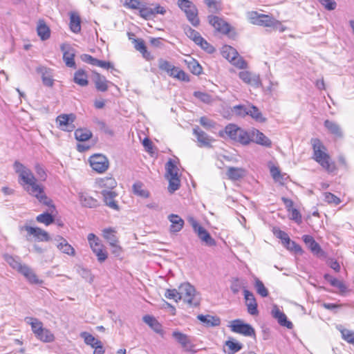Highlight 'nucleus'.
Masks as SVG:
<instances>
[{
    "label": "nucleus",
    "instance_id": "nucleus-14",
    "mask_svg": "<svg viewBox=\"0 0 354 354\" xmlns=\"http://www.w3.org/2000/svg\"><path fill=\"white\" fill-rule=\"evenodd\" d=\"M221 53L223 57L232 62L234 65L241 68H243L246 66V63L239 57L236 50L233 47L228 45L224 46L222 48Z\"/></svg>",
    "mask_w": 354,
    "mask_h": 354
},
{
    "label": "nucleus",
    "instance_id": "nucleus-34",
    "mask_svg": "<svg viewBox=\"0 0 354 354\" xmlns=\"http://www.w3.org/2000/svg\"><path fill=\"white\" fill-rule=\"evenodd\" d=\"M184 62L192 74L199 75L203 73L202 66L195 59L189 57L188 59H185Z\"/></svg>",
    "mask_w": 354,
    "mask_h": 354
},
{
    "label": "nucleus",
    "instance_id": "nucleus-46",
    "mask_svg": "<svg viewBox=\"0 0 354 354\" xmlns=\"http://www.w3.org/2000/svg\"><path fill=\"white\" fill-rule=\"evenodd\" d=\"M238 137L236 142H238L243 145H248L252 140L251 133L240 128L238 131Z\"/></svg>",
    "mask_w": 354,
    "mask_h": 354
},
{
    "label": "nucleus",
    "instance_id": "nucleus-45",
    "mask_svg": "<svg viewBox=\"0 0 354 354\" xmlns=\"http://www.w3.org/2000/svg\"><path fill=\"white\" fill-rule=\"evenodd\" d=\"M133 194L141 198H148L149 196V192L148 190L145 189L144 185L141 182H136L133 185Z\"/></svg>",
    "mask_w": 354,
    "mask_h": 354
},
{
    "label": "nucleus",
    "instance_id": "nucleus-12",
    "mask_svg": "<svg viewBox=\"0 0 354 354\" xmlns=\"http://www.w3.org/2000/svg\"><path fill=\"white\" fill-rule=\"evenodd\" d=\"M228 326L233 333L241 334L245 337H255L254 328L250 324L244 323L240 319L231 321Z\"/></svg>",
    "mask_w": 354,
    "mask_h": 354
},
{
    "label": "nucleus",
    "instance_id": "nucleus-38",
    "mask_svg": "<svg viewBox=\"0 0 354 354\" xmlns=\"http://www.w3.org/2000/svg\"><path fill=\"white\" fill-rule=\"evenodd\" d=\"M239 78L245 84L249 85H257L259 83V78L251 73L243 71L239 74Z\"/></svg>",
    "mask_w": 354,
    "mask_h": 354
},
{
    "label": "nucleus",
    "instance_id": "nucleus-2",
    "mask_svg": "<svg viewBox=\"0 0 354 354\" xmlns=\"http://www.w3.org/2000/svg\"><path fill=\"white\" fill-rule=\"evenodd\" d=\"M310 144L313 149L312 158L328 173H333L337 166L328 153L327 148L319 138H312Z\"/></svg>",
    "mask_w": 354,
    "mask_h": 354
},
{
    "label": "nucleus",
    "instance_id": "nucleus-13",
    "mask_svg": "<svg viewBox=\"0 0 354 354\" xmlns=\"http://www.w3.org/2000/svg\"><path fill=\"white\" fill-rule=\"evenodd\" d=\"M91 167L98 174L104 173L109 167V161L102 153H94L88 158Z\"/></svg>",
    "mask_w": 354,
    "mask_h": 354
},
{
    "label": "nucleus",
    "instance_id": "nucleus-24",
    "mask_svg": "<svg viewBox=\"0 0 354 354\" xmlns=\"http://www.w3.org/2000/svg\"><path fill=\"white\" fill-rule=\"evenodd\" d=\"M37 72L41 76L43 84L49 87H52L54 84L53 79L52 70L45 66H39L37 68Z\"/></svg>",
    "mask_w": 354,
    "mask_h": 354
},
{
    "label": "nucleus",
    "instance_id": "nucleus-53",
    "mask_svg": "<svg viewBox=\"0 0 354 354\" xmlns=\"http://www.w3.org/2000/svg\"><path fill=\"white\" fill-rule=\"evenodd\" d=\"M272 231L274 235L281 241L283 245L289 243L290 237L286 232L282 231L277 227H274Z\"/></svg>",
    "mask_w": 354,
    "mask_h": 354
},
{
    "label": "nucleus",
    "instance_id": "nucleus-62",
    "mask_svg": "<svg viewBox=\"0 0 354 354\" xmlns=\"http://www.w3.org/2000/svg\"><path fill=\"white\" fill-rule=\"evenodd\" d=\"M195 44L198 45L201 48L209 53H212L215 51L213 46L209 44L203 37H201L200 40H198V42H196Z\"/></svg>",
    "mask_w": 354,
    "mask_h": 354
},
{
    "label": "nucleus",
    "instance_id": "nucleus-51",
    "mask_svg": "<svg viewBox=\"0 0 354 354\" xmlns=\"http://www.w3.org/2000/svg\"><path fill=\"white\" fill-rule=\"evenodd\" d=\"M4 258L6 261L10 265V266L12 267L13 269L16 270L18 272L24 265L22 264L18 259L11 255L6 254L4 256Z\"/></svg>",
    "mask_w": 354,
    "mask_h": 354
},
{
    "label": "nucleus",
    "instance_id": "nucleus-5",
    "mask_svg": "<svg viewBox=\"0 0 354 354\" xmlns=\"http://www.w3.org/2000/svg\"><path fill=\"white\" fill-rule=\"evenodd\" d=\"M207 20L216 32L230 37L235 36L234 28L223 18L211 15L207 17Z\"/></svg>",
    "mask_w": 354,
    "mask_h": 354
},
{
    "label": "nucleus",
    "instance_id": "nucleus-43",
    "mask_svg": "<svg viewBox=\"0 0 354 354\" xmlns=\"http://www.w3.org/2000/svg\"><path fill=\"white\" fill-rule=\"evenodd\" d=\"M324 127L334 136L337 137H341L342 136L341 128L336 122L326 120L324 121Z\"/></svg>",
    "mask_w": 354,
    "mask_h": 354
},
{
    "label": "nucleus",
    "instance_id": "nucleus-20",
    "mask_svg": "<svg viewBox=\"0 0 354 354\" xmlns=\"http://www.w3.org/2000/svg\"><path fill=\"white\" fill-rule=\"evenodd\" d=\"M172 336L188 352H195L194 345L191 342L189 337L179 331H174Z\"/></svg>",
    "mask_w": 354,
    "mask_h": 354
},
{
    "label": "nucleus",
    "instance_id": "nucleus-22",
    "mask_svg": "<svg viewBox=\"0 0 354 354\" xmlns=\"http://www.w3.org/2000/svg\"><path fill=\"white\" fill-rule=\"evenodd\" d=\"M19 273L21 274L26 280L31 284H41L43 280L39 279L34 270L28 266L24 264L19 270Z\"/></svg>",
    "mask_w": 354,
    "mask_h": 354
},
{
    "label": "nucleus",
    "instance_id": "nucleus-6",
    "mask_svg": "<svg viewBox=\"0 0 354 354\" xmlns=\"http://www.w3.org/2000/svg\"><path fill=\"white\" fill-rule=\"evenodd\" d=\"M20 232H26V239L27 241H35L37 242H48L50 236L48 232L39 227H32L24 225L19 227Z\"/></svg>",
    "mask_w": 354,
    "mask_h": 354
},
{
    "label": "nucleus",
    "instance_id": "nucleus-23",
    "mask_svg": "<svg viewBox=\"0 0 354 354\" xmlns=\"http://www.w3.org/2000/svg\"><path fill=\"white\" fill-rule=\"evenodd\" d=\"M239 129L240 127L234 124H229L223 130L218 132V136L223 138L227 136L229 138L236 142L239 135L238 131H239Z\"/></svg>",
    "mask_w": 354,
    "mask_h": 354
},
{
    "label": "nucleus",
    "instance_id": "nucleus-19",
    "mask_svg": "<svg viewBox=\"0 0 354 354\" xmlns=\"http://www.w3.org/2000/svg\"><path fill=\"white\" fill-rule=\"evenodd\" d=\"M302 240L314 254L318 257H326V252L322 250L319 244L315 241L312 236L304 235Z\"/></svg>",
    "mask_w": 354,
    "mask_h": 354
},
{
    "label": "nucleus",
    "instance_id": "nucleus-48",
    "mask_svg": "<svg viewBox=\"0 0 354 354\" xmlns=\"http://www.w3.org/2000/svg\"><path fill=\"white\" fill-rule=\"evenodd\" d=\"M138 11L140 17L145 20H148L153 17V8L142 2Z\"/></svg>",
    "mask_w": 354,
    "mask_h": 354
},
{
    "label": "nucleus",
    "instance_id": "nucleus-1",
    "mask_svg": "<svg viewBox=\"0 0 354 354\" xmlns=\"http://www.w3.org/2000/svg\"><path fill=\"white\" fill-rule=\"evenodd\" d=\"M13 167L18 175V182L30 196L35 198L39 203L55 210V207L53 201L47 196L44 186L38 183L32 171L18 160L14 162Z\"/></svg>",
    "mask_w": 354,
    "mask_h": 354
},
{
    "label": "nucleus",
    "instance_id": "nucleus-3",
    "mask_svg": "<svg viewBox=\"0 0 354 354\" xmlns=\"http://www.w3.org/2000/svg\"><path fill=\"white\" fill-rule=\"evenodd\" d=\"M247 16L249 21L253 25L272 28L280 32H283L286 30L281 22L272 15L260 14L257 11H250L248 12Z\"/></svg>",
    "mask_w": 354,
    "mask_h": 354
},
{
    "label": "nucleus",
    "instance_id": "nucleus-56",
    "mask_svg": "<svg viewBox=\"0 0 354 354\" xmlns=\"http://www.w3.org/2000/svg\"><path fill=\"white\" fill-rule=\"evenodd\" d=\"M80 336L84 339V343L91 347H93L97 344L100 340L96 339L91 334L87 332H82L80 333Z\"/></svg>",
    "mask_w": 354,
    "mask_h": 354
},
{
    "label": "nucleus",
    "instance_id": "nucleus-33",
    "mask_svg": "<svg viewBox=\"0 0 354 354\" xmlns=\"http://www.w3.org/2000/svg\"><path fill=\"white\" fill-rule=\"evenodd\" d=\"M272 315L278 320L280 325L286 326L288 328H292V323L287 319L286 315L281 312L277 306L272 310Z\"/></svg>",
    "mask_w": 354,
    "mask_h": 354
},
{
    "label": "nucleus",
    "instance_id": "nucleus-61",
    "mask_svg": "<svg viewBox=\"0 0 354 354\" xmlns=\"http://www.w3.org/2000/svg\"><path fill=\"white\" fill-rule=\"evenodd\" d=\"M289 213L290 219L294 221L297 224H301L302 223V216L299 211L296 208H292L288 211Z\"/></svg>",
    "mask_w": 354,
    "mask_h": 354
},
{
    "label": "nucleus",
    "instance_id": "nucleus-54",
    "mask_svg": "<svg viewBox=\"0 0 354 354\" xmlns=\"http://www.w3.org/2000/svg\"><path fill=\"white\" fill-rule=\"evenodd\" d=\"M193 95L196 98L205 104H211L214 101L213 97L207 93L195 91Z\"/></svg>",
    "mask_w": 354,
    "mask_h": 354
},
{
    "label": "nucleus",
    "instance_id": "nucleus-9",
    "mask_svg": "<svg viewBox=\"0 0 354 354\" xmlns=\"http://www.w3.org/2000/svg\"><path fill=\"white\" fill-rule=\"evenodd\" d=\"M179 8L183 11L189 21L195 27L200 24V19L198 17V10L192 1L189 0H178Z\"/></svg>",
    "mask_w": 354,
    "mask_h": 354
},
{
    "label": "nucleus",
    "instance_id": "nucleus-39",
    "mask_svg": "<svg viewBox=\"0 0 354 354\" xmlns=\"http://www.w3.org/2000/svg\"><path fill=\"white\" fill-rule=\"evenodd\" d=\"M104 198V201L107 206L113 209L118 210L119 209L117 201L115 200V198L117 196V193L114 191L105 192L102 194Z\"/></svg>",
    "mask_w": 354,
    "mask_h": 354
},
{
    "label": "nucleus",
    "instance_id": "nucleus-16",
    "mask_svg": "<svg viewBox=\"0 0 354 354\" xmlns=\"http://www.w3.org/2000/svg\"><path fill=\"white\" fill-rule=\"evenodd\" d=\"M192 227L202 241L205 242L207 245L209 246L216 245L215 240L211 236L209 233L198 223L194 221L192 223Z\"/></svg>",
    "mask_w": 354,
    "mask_h": 354
},
{
    "label": "nucleus",
    "instance_id": "nucleus-17",
    "mask_svg": "<svg viewBox=\"0 0 354 354\" xmlns=\"http://www.w3.org/2000/svg\"><path fill=\"white\" fill-rule=\"evenodd\" d=\"M97 187L100 189L101 194L112 192L117 186V182L113 177L106 176L100 178L96 180Z\"/></svg>",
    "mask_w": 354,
    "mask_h": 354
},
{
    "label": "nucleus",
    "instance_id": "nucleus-32",
    "mask_svg": "<svg viewBox=\"0 0 354 354\" xmlns=\"http://www.w3.org/2000/svg\"><path fill=\"white\" fill-rule=\"evenodd\" d=\"M102 236L109 243L110 246L119 243V239L117 236V231L113 227L104 229L102 230Z\"/></svg>",
    "mask_w": 354,
    "mask_h": 354
},
{
    "label": "nucleus",
    "instance_id": "nucleus-25",
    "mask_svg": "<svg viewBox=\"0 0 354 354\" xmlns=\"http://www.w3.org/2000/svg\"><path fill=\"white\" fill-rule=\"evenodd\" d=\"M252 135V141L255 142L258 145H261L265 147H270L272 145V142L270 140L266 137L262 132L259 131L258 129H253L251 131Z\"/></svg>",
    "mask_w": 354,
    "mask_h": 354
},
{
    "label": "nucleus",
    "instance_id": "nucleus-63",
    "mask_svg": "<svg viewBox=\"0 0 354 354\" xmlns=\"http://www.w3.org/2000/svg\"><path fill=\"white\" fill-rule=\"evenodd\" d=\"M340 332L346 342L354 345V331L344 328Z\"/></svg>",
    "mask_w": 354,
    "mask_h": 354
},
{
    "label": "nucleus",
    "instance_id": "nucleus-64",
    "mask_svg": "<svg viewBox=\"0 0 354 354\" xmlns=\"http://www.w3.org/2000/svg\"><path fill=\"white\" fill-rule=\"evenodd\" d=\"M35 172L41 181H46L48 177L46 169L39 163L35 165Z\"/></svg>",
    "mask_w": 354,
    "mask_h": 354
},
{
    "label": "nucleus",
    "instance_id": "nucleus-27",
    "mask_svg": "<svg viewBox=\"0 0 354 354\" xmlns=\"http://www.w3.org/2000/svg\"><path fill=\"white\" fill-rule=\"evenodd\" d=\"M58 242L57 247L63 253L66 254L69 256H75V249L71 246V244L62 236H59L57 239Z\"/></svg>",
    "mask_w": 354,
    "mask_h": 354
},
{
    "label": "nucleus",
    "instance_id": "nucleus-49",
    "mask_svg": "<svg viewBox=\"0 0 354 354\" xmlns=\"http://www.w3.org/2000/svg\"><path fill=\"white\" fill-rule=\"evenodd\" d=\"M164 295L167 299L174 300L175 302H178L180 300H181L180 290L179 288L178 289H166Z\"/></svg>",
    "mask_w": 354,
    "mask_h": 354
},
{
    "label": "nucleus",
    "instance_id": "nucleus-10",
    "mask_svg": "<svg viewBox=\"0 0 354 354\" xmlns=\"http://www.w3.org/2000/svg\"><path fill=\"white\" fill-rule=\"evenodd\" d=\"M90 248L96 255L97 261L102 263L108 258V252L101 240L93 233H90L87 236Z\"/></svg>",
    "mask_w": 354,
    "mask_h": 354
},
{
    "label": "nucleus",
    "instance_id": "nucleus-21",
    "mask_svg": "<svg viewBox=\"0 0 354 354\" xmlns=\"http://www.w3.org/2000/svg\"><path fill=\"white\" fill-rule=\"evenodd\" d=\"M243 294L248 313L252 315H257L259 310L257 309V302L254 295L252 292L246 289L243 290Z\"/></svg>",
    "mask_w": 354,
    "mask_h": 354
},
{
    "label": "nucleus",
    "instance_id": "nucleus-52",
    "mask_svg": "<svg viewBox=\"0 0 354 354\" xmlns=\"http://www.w3.org/2000/svg\"><path fill=\"white\" fill-rule=\"evenodd\" d=\"M36 221L39 223H43L45 225L48 226L52 224L55 219L52 214L45 212L41 214H39L36 216Z\"/></svg>",
    "mask_w": 354,
    "mask_h": 354
},
{
    "label": "nucleus",
    "instance_id": "nucleus-59",
    "mask_svg": "<svg viewBox=\"0 0 354 354\" xmlns=\"http://www.w3.org/2000/svg\"><path fill=\"white\" fill-rule=\"evenodd\" d=\"M185 35L194 43L198 42V41L200 40L201 37H202L198 32L190 27L185 28Z\"/></svg>",
    "mask_w": 354,
    "mask_h": 354
},
{
    "label": "nucleus",
    "instance_id": "nucleus-28",
    "mask_svg": "<svg viewBox=\"0 0 354 354\" xmlns=\"http://www.w3.org/2000/svg\"><path fill=\"white\" fill-rule=\"evenodd\" d=\"M245 169L241 167H230L226 171L227 178L233 181L243 178L245 176Z\"/></svg>",
    "mask_w": 354,
    "mask_h": 354
},
{
    "label": "nucleus",
    "instance_id": "nucleus-58",
    "mask_svg": "<svg viewBox=\"0 0 354 354\" xmlns=\"http://www.w3.org/2000/svg\"><path fill=\"white\" fill-rule=\"evenodd\" d=\"M124 7L130 10H139L142 1L140 0H121Z\"/></svg>",
    "mask_w": 354,
    "mask_h": 354
},
{
    "label": "nucleus",
    "instance_id": "nucleus-42",
    "mask_svg": "<svg viewBox=\"0 0 354 354\" xmlns=\"http://www.w3.org/2000/svg\"><path fill=\"white\" fill-rule=\"evenodd\" d=\"M75 138L80 142H85L91 138L93 133L86 128H79L75 131Z\"/></svg>",
    "mask_w": 354,
    "mask_h": 354
},
{
    "label": "nucleus",
    "instance_id": "nucleus-4",
    "mask_svg": "<svg viewBox=\"0 0 354 354\" xmlns=\"http://www.w3.org/2000/svg\"><path fill=\"white\" fill-rule=\"evenodd\" d=\"M26 322L30 325L32 333L39 340L43 342H52L55 340L54 334L44 327L43 323L35 317H26Z\"/></svg>",
    "mask_w": 354,
    "mask_h": 354
},
{
    "label": "nucleus",
    "instance_id": "nucleus-35",
    "mask_svg": "<svg viewBox=\"0 0 354 354\" xmlns=\"http://www.w3.org/2000/svg\"><path fill=\"white\" fill-rule=\"evenodd\" d=\"M94 83L95 88L97 91L101 92H105L108 90L109 81L106 80V77L99 73H94Z\"/></svg>",
    "mask_w": 354,
    "mask_h": 354
},
{
    "label": "nucleus",
    "instance_id": "nucleus-37",
    "mask_svg": "<svg viewBox=\"0 0 354 354\" xmlns=\"http://www.w3.org/2000/svg\"><path fill=\"white\" fill-rule=\"evenodd\" d=\"M37 35L43 41L50 37V30L44 20H39L37 27Z\"/></svg>",
    "mask_w": 354,
    "mask_h": 354
},
{
    "label": "nucleus",
    "instance_id": "nucleus-7",
    "mask_svg": "<svg viewBox=\"0 0 354 354\" xmlns=\"http://www.w3.org/2000/svg\"><path fill=\"white\" fill-rule=\"evenodd\" d=\"M166 176L169 181L168 191L174 193L180 187V179L178 175V168L171 160L166 164Z\"/></svg>",
    "mask_w": 354,
    "mask_h": 354
},
{
    "label": "nucleus",
    "instance_id": "nucleus-15",
    "mask_svg": "<svg viewBox=\"0 0 354 354\" xmlns=\"http://www.w3.org/2000/svg\"><path fill=\"white\" fill-rule=\"evenodd\" d=\"M75 115L73 113L60 114L56 118L58 128L66 131H72L75 129L73 122Z\"/></svg>",
    "mask_w": 354,
    "mask_h": 354
},
{
    "label": "nucleus",
    "instance_id": "nucleus-18",
    "mask_svg": "<svg viewBox=\"0 0 354 354\" xmlns=\"http://www.w3.org/2000/svg\"><path fill=\"white\" fill-rule=\"evenodd\" d=\"M61 50L63 52V59L68 67L75 68V50L67 44L61 45Z\"/></svg>",
    "mask_w": 354,
    "mask_h": 354
},
{
    "label": "nucleus",
    "instance_id": "nucleus-41",
    "mask_svg": "<svg viewBox=\"0 0 354 354\" xmlns=\"http://www.w3.org/2000/svg\"><path fill=\"white\" fill-rule=\"evenodd\" d=\"M198 319L204 323L206 326H217L221 324L219 317L216 316L199 315Z\"/></svg>",
    "mask_w": 354,
    "mask_h": 354
},
{
    "label": "nucleus",
    "instance_id": "nucleus-8",
    "mask_svg": "<svg viewBox=\"0 0 354 354\" xmlns=\"http://www.w3.org/2000/svg\"><path fill=\"white\" fill-rule=\"evenodd\" d=\"M158 67L160 70L165 71L170 77L180 81L189 82V75L182 69L174 66L168 61L163 59L158 60Z\"/></svg>",
    "mask_w": 354,
    "mask_h": 354
},
{
    "label": "nucleus",
    "instance_id": "nucleus-47",
    "mask_svg": "<svg viewBox=\"0 0 354 354\" xmlns=\"http://www.w3.org/2000/svg\"><path fill=\"white\" fill-rule=\"evenodd\" d=\"M209 10L212 12L218 13L222 10L221 0H204Z\"/></svg>",
    "mask_w": 354,
    "mask_h": 354
},
{
    "label": "nucleus",
    "instance_id": "nucleus-11",
    "mask_svg": "<svg viewBox=\"0 0 354 354\" xmlns=\"http://www.w3.org/2000/svg\"><path fill=\"white\" fill-rule=\"evenodd\" d=\"M181 299L189 306H197L200 304V299L197 297L196 291L194 286L189 283H184L179 286Z\"/></svg>",
    "mask_w": 354,
    "mask_h": 354
},
{
    "label": "nucleus",
    "instance_id": "nucleus-36",
    "mask_svg": "<svg viewBox=\"0 0 354 354\" xmlns=\"http://www.w3.org/2000/svg\"><path fill=\"white\" fill-rule=\"evenodd\" d=\"M69 27L74 33H79L81 31V19L77 12H72L70 13Z\"/></svg>",
    "mask_w": 354,
    "mask_h": 354
},
{
    "label": "nucleus",
    "instance_id": "nucleus-40",
    "mask_svg": "<svg viewBox=\"0 0 354 354\" xmlns=\"http://www.w3.org/2000/svg\"><path fill=\"white\" fill-rule=\"evenodd\" d=\"M73 81L80 86H86L88 84V75L83 69H79L74 74Z\"/></svg>",
    "mask_w": 354,
    "mask_h": 354
},
{
    "label": "nucleus",
    "instance_id": "nucleus-31",
    "mask_svg": "<svg viewBox=\"0 0 354 354\" xmlns=\"http://www.w3.org/2000/svg\"><path fill=\"white\" fill-rule=\"evenodd\" d=\"M243 348L242 344L233 338H230L225 343L224 351L227 354H234Z\"/></svg>",
    "mask_w": 354,
    "mask_h": 354
},
{
    "label": "nucleus",
    "instance_id": "nucleus-57",
    "mask_svg": "<svg viewBox=\"0 0 354 354\" xmlns=\"http://www.w3.org/2000/svg\"><path fill=\"white\" fill-rule=\"evenodd\" d=\"M270 174L274 181L281 184L284 183V175L281 173L280 169L277 167H272L270 168Z\"/></svg>",
    "mask_w": 354,
    "mask_h": 354
},
{
    "label": "nucleus",
    "instance_id": "nucleus-29",
    "mask_svg": "<svg viewBox=\"0 0 354 354\" xmlns=\"http://www.w3.org/2000/svg\"><path fill=\"white\" fill-rule=\"evenodd\" d=\"M168 218L171 222L170 232H178L182 230L185 222L178 215L172 214L169 216Z\"/></svg>",
    "mask_w": 354,
    "mask_h": 354
},
{
    "label": "nucleus",
    "instance_id": "nucleus-30",
    "mask_svg": "<svg viewBox=\"0 0 354 354\" xmlns=\"http://www.w3.org/2000/svg\"><path fill=\"white\" fill-rule=\"evenodd\" d=\"M135 48L139 51L142 57L147 60H151L153 59V55L147 50L145 41L142 39H135L133 41Z\"/></svg>",
    "mask_w": 354,
    "mask_h": 354
},
{
    "label": "nucleus",
    "instance_id": "nucleus-55",
    "mask_svg": "<svg viewBox=\"0 0 354 354\" xmlns=\"http://www.w3.org/2000/svg\"><path fill=\"white\" fill-rule=\"evenodd\" d=\"M254 287L257 292L262 297H266L268 295V289L265 287L263 283L258 278H256L254 280Z\"/></svg>",
    "mask_w": 354,
    "mask_h": 354
},
{
    "label": "nucleus",
    "instance_id": "nucleus-44",
    "mask_svg": "<svg viewBox=\"0 0 354 354\" xmlns=\"http://www.w3.org/2000/svg\"><path fill=\"white\" fill-rule=\"evenodd\" d=\"M248 115H250L257 122H264L266 120V118L263 116V114L260 110L256 106L252 104L249 105Z\"/></svg>",
    "mask_w": 354,
    "mask_h": 354
},
{
    "label": "nucleus",
    "instance_id": "nucleus-26",
    "mask_svg": "<svg viewBox=\"0 0 354 354\" xmlns=\"http://www.w3.org/2000/svg\"><path fill=\"white\" fill-rule=\"evenodd\" d=\"M194 133L196 136L200 147H211V143L214 141L212 138L198 128L194 129Z\"/></svg>",
    "mask_w": 354,
    "mask_h": 354
},
{
    "label": "nucleus",
    "instance_id": "nucleus-50",
    "mask_svg": "<svg viewBox=\"0 0 354 354\" xmlns=\"http://www.w3.org/2000/svg\"><path fill=\"white\" fill-rule=\"evenodd\" d=\"M143 321L156 332L161 330V325L155 317L151 315L143 317Z\"/></svg>",
    "mask_w": 354,
    "mask_h": 354
},
{
    "label": "nucleus",
    "instance_id": "nucleus-60",
    "mask_svg": "<svg viewBox=\"0 0 354 354\" xmlns=\"http://www.w3.org/2000/svg\"><path fill=\"white\" fill-rule=\"evenodd\" d=\"M80 201L82 205L87 207H93L97 205V201L88 196H82L80 198Z\"/></svg>",
    "mask_w": 354,
    "mask_h": 354
}]
</instances>
